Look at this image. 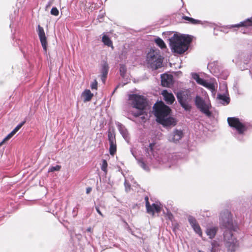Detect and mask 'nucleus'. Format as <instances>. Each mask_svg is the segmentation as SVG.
Returning a JSON list of instances; mask_svg holds the SVG:
<instances>
[{
  "label": "nucleus",
  "mask_w": 252,
  "mask_h": 252,
  "mask_svg": "<svg viewBox=\"0 0 252 252\" xmlns=\"http://www.w3.org/2000/svg\"><path fill=\"white\" fill-rule=\"evenodd\" d=\"M102 41L105 45L113 48L112 41L108 36L106 35H103Z\"/></svg>",
  "instance_id": "b1692460"
},
{
  "label": "nucleus",
  "mask_w": 252,
  "mask_h": 252,
  "mask_svg": "<svg viewBox=\"0 0 252 252\" xmlns=\"http://www.w3.org/2000/svg\"><path fill=\"white\" fill-rule=\"evenodd\" d=\"M202 85L208 88V89L211 90L212 92L215 91V90L214 84L211 82H207L205 80L204 81L203 85Z\"/></svg>",
  "instance_id": "a878e982"
},
{
  "label": "nucleus",
  "mask_w": 252,
  "mask_h": 252,
  "mask_svg": "<svg viewBox=\"0 0 252 252\" xmlns=\"http://www.w3.org/2000/svg\"><path fill=\"white\" fill-rule=\"evenodd\" d=\"M222 225L226 227L224 232V241L226 247L231 252L234 251L238 247L237 240L233 237L232 229L233 228L230 214L228 212L221 214Z\"/></svg>",
  "instance_id": "f257e3e1"
},
{
  "label": "nucleus",
  "mask_w": 252,
  "mask_h": 252,
  "mask_svg": "<svg viewBox=\"0 0 252 252\" xmlns=\"http://www.w3.org/2000/svg\"><path fill=\"white\" fill-rule=\"evenodd\" d=\"M170 112L158 111V124L166 127H171L176 125L177 121L170 115Z\"/></svg>",
  "instance_id": "20e7f679"
},
{
  "label": "nucleus",
  "mask_w": 252,
  "mask_h": 252,
  "mask_svg": "<svg viewBox=\"0 0 252 252\" xmlns=\"http://www.w3.org/2000/svg\"><path fill=\"white\" fill-rule=\"evenodd\" d=\"M51 14L54 16H58L59 14V11L56 7H54L51 10Z\"/></svg>",
  "instance_id": "473e14b6"
},
{
  "label": "nucleus",
  "mask_w": 252,
  "mask_h": 252,
  "mask_svg": "<svg viewBox=\"0 0 252 252\" xmlns=\"http://www.w3.org/2000/svg\"><path fill=\"white\" fill-rule=\"evenodd\" d=\"M158 47L161 48V49H164L166 48V45L163 40L158 38Z\"/></svg>",
  "instance_id": "72a5a7b5"
},
{
  "label": "nucleus",
  "mask_w": 252,
  "mask_h": 252,
  "mask_svg": "<svg viewBox=\"0 0 252 252\" xmlns=\"http://www.w3.org/2000/svg\"><path fill=\"white\" fill-rule=\"evenodd\" d=\"M187 94H188L187 92L183 91L178 92L177 94V97L179 101L180 102L182 106L185 108V109H186L187 108L185 101L187 97Z\"/></svg>",
  "instance_id": "dca6fc26"
},
{
  "label": "nucleus",
  "mask_w": 252,
  "mask_h": 252,
  "mask_svg": "<svg viewBox=\"0 0 252 252\" xmlns=\"http://www.w3.org/2000/svg\"><path fill=\"white\" fill-rule=\"evenodd\" d=\"M191 76L192 78L194 79L198 84L201 85H203L204 80L200 78L197 74L195 73H192Z\"/></svg>",
  "instance_id": "393cba45"
},
{
  "label": "nucleus",
  "mask_w": 252,
  "mask_h": 252,
  "mask_svg": "<svg viewBox=\"0 0 252 252\" xmlns=\"http://www.w3.org/2000/svg\"><path fill=\"white\" fill-rule=\"evenodd\" d=\"M134 113H133V115L136 118H139L141 120V122H145L147 119V118L145 116V112L146 111H134Z\"/></svg>",
  "instance_id": "aec40b11"
},
{
  "label": "nucleus",
  "mask_w": 252,
  "mask_h": 252,
  "mask_svg": "<svg viewBox=\"0 0 252 252\" xmlns=\"http://www.w3.org/2000/svg\"><path fill=\"white\" fill-rule=\"evenodd\" d=\"M217 229L215 227L208 228L206 230V234L211 239L214 238L216 234Z\"/></svg>",
  "instance_id": "412c9836"
},
{
  "label": "nucleus",
  "mask_w": 252,
  "mask_h": 252,
  "mask_svg": "<svg viewBox=\"0 0 252 252\" xmlns=\"http://www.w3.org/2000/svg\"><path fill=\"white\" fill-rule=\"evenodd\" d=\"M229 125L235 128L240 134L243 133L246 130L245 126L240 122L238 118L235 117H229L227 118Z\"/></svg>",
  "instance_id": "0eeeda50"
},
{
  "label": "nucleus",
  "mask_w": 252,
  "mask_h": 252,
  "mask_svg": "<svg viewBox=\"0 0 252 252\" xmlns=\"http://www.w3.org/2000/svg\"><path fill=\"white\" fill-rule=\"evenodd\" d=\"M152 113L156 117V121L158 122V111H152Z\"/></svg>",
  "instance_id": "ea45409f"
},
{
  "label": "nucleus",
  "mask_w": 252,
  "mask_h": 252,
  "mask_svg": "<svg viewBox=\"0 0 252 252\" xmlns=\"http://www.w3.org/2000/svg\"><path fill=\"white\" fill-rule=\"evenodd\" d=\"M158 68L160 67V63L162 62V59L160 56H158Z\"/></svg>",
  "instance_id": "58836bf2"
},
{
  "label": "nucleus",
  "mask_w": 252,
  "mask_h": 252,
  "mask_svg": "<svg viewBox=\"0 0 252 252\" xmlns=\"http://www.w3.org/2000/svg\"><path fill=\"white\" fill-rule=\"evenodd\" d=\"M215 249H214V247H213L212 248V252H215Z\"/></svg>",
  "instance_id": "a18cd8bd"
},
{
  "label": "nucleus",
  "mask_w": 252,
  "mask_h": 252,
  "mask_svg": "<svg viewBox=\"0 0 252 252\" xmlns=\"http://www.w3.org/2000/svg\"><path fill=\"white\" fill-rule=\"evenodd\" d=\"M61 168V166L57 165L55 166H52L49 169V172H54L55 171H60Z\"/></svg>",
  "instance_id": "7c9ffc66"
},
{
  "label": "nucleus",
  "mask_w": 252,
  "mask_h": 252,
  "mask_svg": "<svg viewBox=\"0 0 252 252\" xmlns=\"http://www.w3.org/2000/svg\"><path fill=\"white\" fill-rule=\"evenodd\" d=\"M153 110H158V101L154 105Z\"/></svg>",
  "instance_id": "a19ab883"
},
{
  "label": "nucleus",
  "mask_w": 252,
  "mask_h": 252,
  "mask_svg": "<svg viewBox=\"0 0 252 252\" xmlns=\"http://www.w3.org/2000/svg\"><path fill=\"white\" fill-rule=\"evenodd\" d=\"M92 190V188L90 187H89L87 188L86 189V193L89 194Z\"/></svg>",
  "instance_id": "79ce46f5"
},
{
  "label": "nucleus",
  "mask_w": 252,
  "mask_h": 252,
  "mask_svg": "<svg viewBox=\"0 0 252 252\" xmlns=\"http://www.w3.org/2000/svg\"><path fill=\"white\" fill-rule=\"evenodd\" d=\"M158 110H171L168 107L165 106V107L162 109V107L163 105V103L161 101H158Z\"/></svg>",
  "instance_id": "2f4dec72"
},
{
  "label": "nucleus",
  "mask_w": 252,
  "mask_h": 252,
  "mask_svg": "<svg viewBox=\"0 0 252 252\" xmlns=\"http://www.w3.org/2000/svg\"><path fill=\"white\" fill-rule=\"evenodd\" d=\"M147 63L152 69H158V52L156 49H151L147 55Z\"/></svg>",
  "instance_id": "39448f33"
},
{
  "label": "nucleus",
  "mask_w": 252,
  "mask_h": 252,
  "mask_svg": "<svg viewBox=\"0 0 252 252\" xmlns=\"http://www.w3.org/2000/svg\"><path fill=\"white\" fill-rule=\"evenodd\" d=\"M191 41V38L189 35L178 36L174 34L170 39V45L174 52L181 54L187 50Z\"/></svg>",
  "instance_id": "f03ea898"
},
{
  "label": "nucleus",
  "mask_w": 252,
  "mask_h": 252,
  "mask_svg": "<svg viewBox=\"0 0 252 252\" xmlns=\"http://www.w3.org/2000/svg\"><path fill=\"white\" fill-rule=\"evenodd\" d=\"M94 94L90 90H85L82 93V96L84 101H89L91 100Z\"/></svg>",
  "instance_id": "a211bd4d"
},
{
  "label": "nucleus",
  "mask_w": 252,
  "mask_h": 252,
  "mask_svg": "<svg viewBox=\"0 0 252 252\" xmlns=\"http://www.w3.org/2000/svg\"><path fill=\"white\" fill-rule=\"evenodd\" d=\"M37 32L38 33V35L39 36L42 46L44 51H46L47 46V37L46 36L43 27L40 26V25H38L37 26Z\"/></svg>",
  "instance_id": "9d476101"
},
{
  "label": "nucleus",
  "mask_w": 252,
  "mask_h": 252,
  "mask_svg": "<svg viewBox=\"0 0 252 252\" xmlns=\"http://www.w3.org/2000/svg\"><path fill=\"white\" fill-rule=\"evenodd\" d=\"M161 84L164 87H169L173 83V76L168 74H163L160 76Z\"/></svg>",
  "instance_id": "f8f14e48"
},
{
  "label": "nucleus",
  "mask_w": 252,
  "mask_h": 252,
  "mask_svg": "<svg viewBox=\"0 0 252 252\" xmlns=\"http://www.w3.org/2000/svg\"><path fill=\"white\" fill-rule=\"evenodd\" d=\"M108 138L110 144L109 153L113 156L117 152L116 136L114 131L109 130L108 131Z\"/></svg>",
  "instance_id": "1a4fd4ad"
},
{
  "label": "nucleus",
  "mask_w": 252,
  "mask_h": 252,
  "mask_svg": "<svg viewBox=\"0 0 252 252\" xmlns=\"http://www.w3.org/2000/svg\"><path fill=\"white\" fill-rule=\"evenodd\" d=\"M107 166H108V164H107V162L106 160H105V159H103L102 160V165H101V169L103 171H104L105 173H106L107 172Z\"/></svg>",
  "instance_id": "c756f323"
},
{
  "label": "nucleus",
  "mask_w": 252,
  "mask_h": 252,
  "mask_svg": "<svg viewBox=\"0 0 252 252\" xmlns=\"http://www.w3.org/2000/svg\"><path fill=\"white\" fill-rule=\"evenodd\" d=\"M162 94L167 104H171L174 101L175 98L172 93H168L166 90H164L162 92Z\"/></svg>",
  "instance_id": "2eb2a0df"
},
{
  "label": "nucleus",
  "mask_w": 252,
  "mask_h": 252,
  "mask_svg": "<svg viewBox=\"0 0 252 252\" xmlns=\"http://www.w3.org/2000/svg\"><path fill=\"white\" fill-rule=\"evenodd\" d=\"M198 252H202V251H199Z\"/></svg>",
  "instance_id": "8fccbe9b"
},
{
  "label": "nucleus",
  "mask_w": 252,
  "mask_h": 252,
  "mask_svg": "<svg viewBox=\"0 0 252 252\" xmlns=\"http://www.w3.org/2000/svg\"><path fill=\"white\" fill-rule=\"evenodd\" d=\"M202 113H203L206 116L208 117H211L212 115L211 111H201Z\"/></svg>",
  "instance_id": "4c0bfd02"
},
{
  "label": "nucleus",
  "mask_w": 252,
  "mask_h": 252,
  "mask_svg": "<svg viewBox=\"0 0 252 252\" xmlns=\"http://www.w3.org/2000/svg\"><path fill=\"white\" fill-rule=\"evenodd\" d=\"M188 220L194 231L198 234L199 236L201 237L202 235L201 229L195 218L190 216L188 217Z\"/></svg>",
  "instance_id": "9b49d317"
},
{
  "label": "nucleus",
  "mask_w": 252,
  "mask_h": 252,
  "mask_svg": "<svg viewBox=\"0 0 252 252\" xmlns=\"http://www.w3.org/2000/svg\"><path fill=\"white\" fill-rule=\"evenodd\" d=\"M157 138L155 136V139L152 140L151 142H150L148 148H146V152L151 159L155 158L157 159L158 158V146L157 145Z\"/></svg>",
  "instance_id": "6e6552de"
},
{
  "label": "nucleus",
  "mask_w": 252,
  "mask_h": 252,
  "mask_svg": "<svg viewBox=\"0 0 252 252\" xmlns=\"http://www.w3.org/2000/svg\"><path fill=\"white\" fill-rule=\"evenodd\" d=\"M183 19L189 21L190 23L196 24L199 23L200 21L188 16H183Z\"/></svg>",
  "instance_id": "c85d7f7f"
},
{
  "label": "nucleus",
  "mask_w": 252,
  "mask_h": 252,
  "mask_svg": "<svg viewBox=\"0 0 252 252\" xmlns=\"http://www.w3.org/2000/svg\"><path fill=\"white\" fill-rule=\"evenodd\" d=\"M195 104L200 110H209L211 108L210 101L208 98H202L197 95L195 98Z\"/></svg>",
  "instance_id": "423d86ee"
},
{
  "label": "nucleus",
  "mask_w": 252,
  "mask_h": 252,
  "mask_svg": "<svg viewBox=\"0 0 252 252\" xmlns=\"http://www.w3.org/2000/svg\"><path fill=\"white\" fill-rule=\"evenodd\" d=\"M147 212L150 214L153 215L155 211L158 212V204L153 203L152 205L150 204V207L146 208Z\"/></svg>",
  "instance_id": "5701e85b"
},
{
  "label": "nucleus",
  "mask_w": 252,
  "mask_h": 252,
  "mask_svg": "<svg viewBox=\"0 0 252 252\" xmlns=\"http://www.w3.org/2000/svg\"><path fill=\"white\" fill-rule=\"evenodd\" d=\"M52 4H53V1L52 0L49 1V2L48 3V4L46 6V8L50 7L52 5Z\"/></svg>",
  "instance_id": "37998d69"
},
{
  "label": "nucleus",
  "mask_w": 252,
  "mask_h": 252,
  "mask_svg": "<svg viewBox=\"0 0 252 252\" xmlns=\"http://www.w3.org/2000/svg\"><path fill=\"white\" fill-rule=\"evenodd\" d=\"M145 201H146V208H148L150 207V203L149 202V198H148V196H146L145 197Z\"/></svg>",
  "instance_id": "e433bc0d"
},
{
  "label": "nucleus",
  "mask_w": 252,
  "mask_h": 252,
  "mask_svg": "<svg viewBox=\"0 0 252 252\" xmlns=\"http://www.w3.org/2000/svg\"><path fill=\"white\" fill-rule=\"evenodd\" d=\"M88 231H91V228L88 229Z\"/></svg>",
  "instance_id": "09e8293b"
},
{
  "label": "nucleus",
  "mask_w": 252,
  "mask_h": 252,
  "mask_svg": "<svg viewBox=\"0 0 252 252\" xmlns=\"http://www.w3.org/2000/svg\"><path fill=\"white\" fill-rule=\"evenodd\" d=\"M217 99L220 103L223 105H227L229 102V98L224 94H219L218 95Z\"/></svg>",
  "instance_id": "6ab92c4d"
},
{
  "label": "nucleus",
  "mask_w": 252,
  "mask_h": 252,
  "mask_svg": "<svg viewBox=\"0 0 252 252\" xmlns=\"http://www.w3.org/2000/svg\"><path fill=\"white\" fill-rule=\"evenodd\" d=\"M91 89L92 90H96L97 88V81L96 80H94L91 85Z\"/></svg>",
  "instance_id": "f704fd0d"
},
{
  "label": "nucleus",
  "mask_w": 252,
  "mask_h": 252,
  "mask_svg": "<svg viewBox=\"0 0 252 252\" xmlns=\"http://www.w3.org/2000/svg\"><path fill=\"white\" fill-rule=\"evenodd\" d=\"M95 209L97 212L100 215L101 217H103L104 215L102 213V212L99 210V207L98 206H95Z\"/></svg>",
  "instance_id": "c9c22d12"
},
{
  "label": "nucleus",
  "mask_w": 252,
  "mask_h": 252,
  "mask_svg": "<svg viewBox=\"0 0 252 252\" xmlns=\"http://www.w3.org/2000/svg\"><path fill=\"white\" fill-rule=\"evenodd\" d=\"M138 163L139 166L145 170H148V167L142 158L138 159Z\"/></svg>",
  "instance_id": "cd10ccee"
},
{
  "label": "nucleus",
  "mask_w": 252,
  "mask_h": 252,
  "mask_svg": "<svg viewBox=\"0 0 252 252\" xmlns=\"http://www.w3.org/2000/svg\"><path fill=\"white\" fill-rule=\"evenodd\" d=\"M120 72L121 76L124 78L126 72V67L124 64H120Z\"/></svg>",
  "instance_id": "bb28decb"
},
{
  "label": "nucleus",
  "mask_w": 252,
  "mask_h": 252,
  "mask_svg": "<svg viewBox=\"0 0 252 252\" xmlns=\"http://www.w3.org/2000/svg\"><path fill=\"white\" fill-rule=\"evenodd\" d=\"M158 212H159V211H160V207L159 205H158Z\"/></svg>",
  "instance_id": "de8ad7c7"
},
{
  "label": "nucleus",
  "mask_w": 252,
  "mask_h": 252,
  "mask_svg": "<svg viewBox=\"0 0 252 252\" xmlns=\"http://www.w3.org/2000/svg\"><path fill=\"white\" fill-rule=\"evenodd\" d=\"M128 99L133 107L138 110H144L151 107L149 100L144 95L138 94H129Z\"/></svg>",
  "instance_id": "7ed1b4c3"
},
{
  "label": "nucleus",
  "mask_w": 252,
  "mask_h": 252,
  "mask_svg": "<svg viewBox=\"0 0 252 252\" xmlns=\"http://www.w3.org/2000/svg\"><path fill=\"white\" fill-rule=\"evenodd\" d=\"M26 121H24L20 124L18 125L10 133H9L0 143V146H1L5 142L9 140L25 124Z\"/></svg>",
  "instance_id": "ddd939ff"
},
{
  "label": "nucleus",
  "mask_w": 252,
  "mask_h": 252,
  "mask_svg": "<svg viewBox=\"0 0 252 252\" xmlns=\"http://www.w3.org/2000/svg\"><path fill=\"white\" fill-rule=\"evenodd\" d=\"M158 38H155V43H156V44H158Z\"/></svg>",
  "instance_id": "c03bdc74"
},
{
  "label": "nucleus",
  "mask_w": 252,
  "mask_h": 252,
  "mask_svg": "<svg viewBox=\"0 0 252 252\" xmlns=\"http://www.w3.org/2000/svg\"><path fill=\"white\" fill-rule=\"evenodd\" d=\"M108 70H109L108 64L107 63L105 62L102 64V69H101V79L103 83H105V82L106 81V79L107 78Z\"/></svg>",
  "instance_id": "f3484780"
},
{
  "label": "nucleus",
  "mask_w": 252,
  "mask_h": 252,
  "mask_svg": "<svg viewBox=\"0 0 252 252\" xmlns=\"http://www.w3.org/2000/svg\"><path fill=\"white\" fill-rule=\"evenodd\" d=\"M252 26V18H248L246 20L241 22L240 24L235 25L233 26L234 27H249Z\"/></svg>",
  "instance_id": "4be33fe9"
},
{
  "label": "nucleus",
  "mask_w": 252,
  "mask_h": 252,
  "mask_svg": "<svg viewBox=\"0 0 252 252\" xmlns=\"http://www.w3.org/2000/svg\"><path fill=\"white\" fill-rule=\"evenodd\" d=\"M100 206L102 207V208H105V206L104 205H100Z\"/></svg>",
  "instance_id": "49530a36"
},
{
  "label": "nucleus",
  "mask_w": 252,
  "mask_h": 252,
  "mask_svg": "<svg viewBox=\"0 0 252 252\" xmlns=\"http://www.w3.org/2000/svg\"><path fill=\"white\" fill-rule=\"evenodd\" d=\"M183 133L181 130L175 129L169 136V140L173 142L179 141L183 137Z\"/></svg>",
  "instance_id": "4468645a"
}]
</instances>
